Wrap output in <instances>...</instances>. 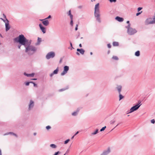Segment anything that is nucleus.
<instances>
[{
    "mask_svg": "<svg viewBox=\"0 0 155 155\" xmlns=\"http://www.w3.org/2000/svg\"><path fill=\"white\" fill-rule=\"evenodd\" d=\"M113 45L114 46H118V43L117 42H114L113 43Z\"/></svg>",
    "mask_w": 155,
    "mask_h": 155,
    "instance_id": "6ab92c4d",
    "label": "nucleus"
},
{
    "mask_svg": "<svg viewBox=\"0 0 155 155\" xmlns=\"http://www.w3.org/2000/svg\"><path fill=\"white\" fill-rule=\"evenodd\" d=\"M3 15L4 17V18H5L6 19V20L7 18H6V16L4 14H3Z\"/></svg>",
    "mask_w": 155,
    "mask_h": 155,
    "instance_id": "79ce46f5",
    "label": "nucleus"
},
{
    "mask_svg": "<svg viewBox=\"0 0 155 155\" xmlns=\"http://www.w3.org/2000/svg\"><path fill=\"white\" fill-rule=\"evenodd\" d=\"M3 15L4 17V18H5L6 19V20L7 18H6V16L4 14H3Z\"/></svg>",
    "mask_w": 155,
    "mask_h": 155,
    "instance_id": "37998d69",
    "label": "nucleus"
},
{
    "mask_svg": "<svg viewBox=\"0 0 155 155\" xmlns=\"http://www.w3.org/2000/svg\"><path fill=\"white\" fill-rule=\"evenodd\" d=\"M64 155H65V154H64Z\"/></svg>",
    "mask_w": 155,
    "mask_h": 155,
    "instance_id": "680f3d73",
    "label": "nucleus"
},
{
    "mask_svg": "<svg viewBox=\"0 0 155 155\" xmlns=\"http://www.w3.org/2000/svg\"><path fill=\"white\" fill-rule=\"evenodd\" d=\"M29 83L28 82H27L25 84V85H26V86H28L29 85Z\"/></svg>",
    "mask_w": 155,
    "mask_h": 155,
    "instance_id": "58836bf2",
    "label": "nucleus"
},
{
    "mask_svg": "<svg viewBox=\"0 0 155 155\" xmlns=\"http://www.w3.org/2000/svg\"><path fill=\"white\" fill-rule=\"evenodd\" d=\"M78 25H76V27L75 28V30L76 31H77L78 30Z\"/></svg>",
    "mask_w": 155,
    "mask_h": 155,
    "instance_id": "4c0bfd02",
    "label": "nucleus"
},
{
    "mask_svg": "<svg viewBox=\"0 0 155 155\" xmlns=\"http://www.w3.org/2000/svg\"><path fill=\"white\" fill-rule=\"evenodd\" d=\"M69 68L68 66H65L64 67V71L62 72L61 74V75H64L67 72V71L69 70Z\"/></svg>",
    "mask_w": 155,
    "mask_h": 155,
    "instance_id": "0eeeda50",
    "label": "nucleus"
},
{
    "mask_svg": "<svg viewBox=\"0 0 155 155\" xmlns=\"http://www.w3.org/2000/svg\"><path fill=\"white\" fill-rule=\"evenodd\" d=\"M60 152L59 151L56 152L54 155H58L59 153H60Z\"/></svg>",
    "mask_w": 155,
    "mask_h": 155,
    "instance_id": "c9c22d12",
    "label": "nucleus"
},
{
    "mask_svg": "<svg viewBox=\"0 0 155 155\" xmlns=\"http://www.w3.org/2000/svg\"><path fill=\"white\" fill-rule=\"evenodd\" d=\"M90 54H91V55H92V52H91L90 53Z\"/></svg>",
    "mask_w": 155,
    "mask_h": 155,
    "instance_id": "4d7b16f0",
    "label": "nucleus"
},
{
    "mask_svg": "<svg viewBox=\"0 0 155 155\" xmlns=\"http://www.w3.org/2000/svg\"><path fill=\"white\" fill-rule=\"evenodd\" d=\"M70 45H71V47H72V43H71V42H70Z\"/></svg>",
    "mask_w": 155,
    "mask_h": 155,
    "instance_id": "603ef678",
    "label": "nucleus"
},
{
    "mask_svg": "<svg viewBox=\"0 0 155 155\" xmlns=\"http://www.w3.org/2000/svg\"><path fill=\"white\" fill-rule=\"evenodd\" d=\"M94 15L95 17L96 18L97 20L99 22H100L101 19L100 18V15L99 13H96L94 14Z\"/></svg>",
    "mask_w": 155,
    "mask_h": 155,
    "instance_id": "1a4fd4ad",
    "label": "nucleus"
},
{
    "mask_svg": "<svg viewBox=\"0 0 155 155\" xmlns=\"http://www.w3.org/2000/svg\"><path fill=\"white\" fill-rule=\"evenodd\" d=\"M135 55L137 56H139L140 55V52L139 51H137L135 53Z\"/></svg>",
    "mask_w": 155,
    "mask_h": 155,
    "instance_id": "412c9836",
    "label": "nucleus"
},
{
    "mask_svg": "<svg viewBox=\"0 0 155 155\" xmlns=\"http://www.w3.org/2000/svg\"><path fill=\"white\" fill-rule=\"evenodd\" d=\"M42 23L44 25L47 26L49 24V21L47 20H46L42 21Z\"/></svg>",
    "mask_w": 155,
    "mask_h": 155,
    "instance_id": "4468645a",
    "label": "nucleus"
},
{
    "mask_svg": "<svg viewBox=\"0 0 155 155\" xmlns=\"http://www.w3.org/2000/svg\"><path fill=\"white\" fill-rule=\"evenodd\" d=\"M151 123L154 124L155 123V121L154 119H152L151 120Z\"/></svg>",
    "mask_w": 155,
    "mask_h": 155,
    "instance_id": "c756f323",
    "label": "nucleus"
},
{
    "mask_svg": "<svg viewBox=\"0 0 155 155\" xmlns=\"http://www.w3.org/2000/svg\"><path fill=\"white\" fill-rule=\"evenodd\" d=\"M107 47H108L109 48H111V45H110V44H108L107 45Z\"/></svg>",
    "mask_w": 155,
    "mask_h": 155,
    "instance_id": "e433bc0d",
    "label": "nucleus"
},
{
    "mask_svg": "<svg viewBox=\"0 0 155 155\" xmlns=\"http://www.w3.org/2000/svg\"><path fill=\"white\" fill-rule=\"evenodd\" d=\"M39 26L41 30L42 31L43 33H45L46 32L45 28L41 24H39Z\"/></svg>",
    "mask_w": 155,
    "mask_h": 155,
    "instance_id": "9b49d317",
    "label": "nucleus"
},
{
    "mask_svg": "<svg viewBox=\"0 0 155 155\" xmlns=\"http://www.w3.org/2000/svg\"><path fill=\"white\" fill-rule=\"evenodd\" d=\"M142 12L141 11L140 12H138V13H137L136 15V16H138L139 15H140Z\"/></svg>",
    "mask_w": 155,
    "mask_h": 155,
    "instance_id": "473e14b6",
    "label": "nucleus"
},
{
    "mask_svg": "<svg viewBox=\"0 0 155 155\" xmlns=\"http://www.w3.org/2000/svg\"><path fill=\"white\" fill-rule=\"evenodd\" d=\"M0 36L2 37V36L0 34Z\"/></svg>",
    "mask_w": 155,
    "mask_h": 155,
    "instance_id": "bf43d9fd",
    "label": "nucleus"
},
{
    "mask_svg": "<svg viewBox=\"0 0 155 155\" xmlns=\"http://www.w3.org/2000/svg\"><path fill=\"white\" fill-rule=\"evenodd\" d=\"M33 80H37V79H36V78H34V79H32Z\"/></svg>",
    "mask_w": 155,
    "mask_h": 155,
    "instance_id": "5fc2aeb1",
    "label": "nucleus"
},
{
    "mask_svg": "<svg viewBox=\"0 0 155 155\" xmlns=\"http://www.w3.org/2000/svg\"><path fill=\"white\" fill-rule=\"evenodd\" d=\"M6 21H7V22L5 23V25L6 28V31H7L10 29V27L9 26L8 21L7 19H6Z\"/></svg>",
    "mask_w": 155,
    "mask_h": 155,
    "instance_id": "9d476101",
    "label": "nucleus"
},
{
    "mask_svg": "<svg viewBox=\"0 0 155 155\" xmlns=\"http://www.w3.org/2000/svg\"><path fill=\"white\" fill-rule=\"evenodd\" d=\"M21 45H20L18 46V48L20 49V48H21Z\"/></svg>",
    "mask_w": 155,
    "mask_h": 155,
    "instance_id": "49530a36",
    "label": "nucleus"
},
{
    "mask_svg": "<svg viewBox=\"0 0 155 155\" xmlns=\"http://www.w3.org/2000/svg\"><path fill=\"white\" fill-rule=\"evenodd\" d=\"M74 136H73L72 137V138H71V139H73V138H74Z\"/></svg>",
    "mask_w": 155,
    "mask_h": 155,
    "instance_id": "6e6d98bb",
    "label": "nucleus"
},
{
    "mask_svg": "<svg viewBox=\"0 0 155 155\" xmlns=\"http://www.w3.org/2000/svg\"><path fill=\"white\" fill-rule=\"evenodd\" d=\"M41 21H43V20H40Z\"/></svg>",
    "mask_w": 155,
    "mask_h": 155,
    "instance_id": "052dcab7",
    "label": "nucleus"
},
{
    "mask_svg": "<svg viewBox=\"0 0 155 155\" xmlns=\"http://www.w3.org/2000/svg\"><path fill=\"white\" fill-rule=\"evenodd\" d=\"M115 18L117 20L120 22L124 20L123 18L118 16L117 17Z\"/></svg>",
    "mask_w": 155,
    "mask_h": 155,
    "instance_id": "ddd939ff",
    "label": "nucleus"
},
{
    "mask_svg": "<svg viewBox=\"0 0 155 155\" xmlns=\"http://www.w3.org/2000/svg\"><path fill=\"white\" fill-rule=\"evenodd\" d=\"M34 106V102L32 101H30V104L29 105V108L30 109L31 107H32Z\"/></svg>",
    "mask_w": 155,
    "mask_h": 155,
    "instance_id": "2eb2a0df",
    "label": "nucleus"
},
{
    "mask_svg": "<svg viewBox=\"0 0 155 155\" xmlns=\"http://www.w3.org/2000/svg\"><path fill=\"white\" fill-rule=\"evenodd\" d=\"M97 13H99V3L96 4L95 7L94 14Z\"/></svg>",
    "mask_w": 155,
    "mask_h": 155,
    "instance_id": "6e6552de",
    "label": "nucleus"
},
{
    "mask_svg": "<svg viewBox=\"0 0 155 155\" xmlns=\"http://www.w3.org/2000/svg\"><path fill=\"white\" fill-rule=\"evenodd\" d=\"M77 51H78L81 54H83L84 52V51L82 49H79L78 48L77 49Z\"/></svg>",
    "mask_w": 155,
    "mask_h": 155,
    "instance_id": "f8f14e48",
    "label": "nucleus"
},
{
    "mask_svg": "<svg viewBox=\"0 0 155 155\" xmlns=\"http://www.w3.org/2000/svg\"><path fill=\"white\" fill-rule=\"evenodd\" d=\"M106 128V126H105V127H102V128L101 129V130H100V131H103L105 129V128Z\"/></svg>",
    "mask_w": 155,
    "mask_h": 155,
    "instance_id": "bb28decb",
    "label": "nucleus"
},
{
    "mask_svg": "<svg viewBox=\"0 0 155 155\" xmlns=\"http://www.w3.org/2000/svg\"><path fill=\"white\" fill-rule=\"evenodd\" d=\"M26 48L25 52L29 54H33L36 50V48L33 46L27 45Z\"/></svg>",
    "mask_w": 155,
    "mask_h": 155,
    "instance_id": "f03ea898",
    "label": "nucleus"
},
{
    "mask_svg": "<svg viewBox=\"0 0 155 155\" xmlns=\"http://www.w3.org/2000/svg\"><path fill=\"white\" fill-rule=\"evenodd\" d=\"M50 146L52 148H55L56 147V145L54 144H51L50 145Z\"/></svg>",
    "mask_w": 155,
    "mask_h": 155,
    "instance_id": "5701e85b",
    "label": "nucleus"
},
{
    "mask_svg": "<svg viewBox=\"0 0 155 155\" xmlns=\"http://www.w3.org/2000/svg\"><path fill=\"white\" fill-rule=\"evenodd\" d=\"M38 41L39 42H41V38H38Z\"/></svg>",
    "mask_w": 155,
    "mask_h": 155,
    "instance_id": "f704fd0d",
    "label": "nucleus"
},
{
    "mask_svg": "<svg viewBox=\"0 0 155 155\" xmlns=\"http://www.w3.org/2000/svg\"><path fill=\"white\" fill-rule=\"evenodd\" d=\"M77 114L76 112H74L72 114V115L73 116H75Z\"/></svg>",
    "mask_w": 155,
    "mask_h": 155,
    "instance_id": "72a5a7b5",
    "label": "nucleus"
},
{
    "mask_svg": "<svg viewBox=\"0 0 155 155\" xmlns=\"http://www.w3.org/2000/svg\"><path fill=\"white\" fill-rule=\"evenodd\" d=\"M51 18V15H49L47 18H46V19H48L50 18Z\"/></svg>",
    "mask_w": 155,
    "mask_h": 155,
    "instance_id": "a19ab883",
    "label": "nucleus"
},
{
    "mask_svg": "<svg viewBox=\"0 0 155 155\" xmlns=\"http://www.w3.org/2000/svg\"><path fill=\"white\" fill-rule=\"evenodd\" d=\"M24 74L27 76L28 77H33L34 75V73H32L30 74H26L25 73H24Z\"/></svg>",
    "mask_w": 155,
    "mask_h": 155,
    "instance_id": "a211bd4d",
    "label": "nucleus"
},
{
    "mask_svg": "<svg viewBox=\"0 0 155 155\" xmlns=\"http://www.w3.org/2000/svg\"><path fill=\"white\" fill-rule=\"evenodd\" d=\"M55 56V53L54 52L51 51L48 53L46 56L47 59H49L51 58H53Z\"/></svg>",
    "mask_w": 155,
    "mask_h": 155,
    "instance_id": "423d86ee",
    "label": "nucleus"
},
{
    "mask_svg": "<svg viewBox=\"0 0 155 155\" xmlns=\"http://www.w3.org/2000/svg\"><path fill=\"white\" fill-rule=\"evenodd\" d=\"M1 19L2 20H3V21L4 22H5V20L3 19H2V18H1Z\"/></svg>",
    "mask_w": 155,
    "mask_h": 155,
    "instance_id": "de8ad7c7",
    "label": "nucleus"
},
{
    "mask_svg": "<svg viewBox=\"0 0 155 155\" xmlns=\"http://www.w3.org/2000/svg\"><path fill=\"white\" fill-rule=\"evenodd\" d=\"M76 54L77 55H79V53L78 52H77Z\"/></svg>",
    "mask_w": 155,
    "mask_h": 155,
    "instance_id": "864d4df0",
    "label": "nucleus"
},
{
    "mask_svg": "<svg viewBox=\"0 0 155 155\" xmlns=\"http://www.w3.org/2000/svg\"><path fill=\"white\" fill-rule=\"evenodd\" d=\"M98 129H96L94 132L92 133V135H95V134H96L98 133Z\"/></svg>",
    "mask_w": 155,
    "mask_h": 155,
    "instance_id": "b1692460",
    "label": "nucleus"
},
{
    "mask_svg": "<svg viewBox=\"0 0 155 155\" xmlns=\"http://www.w3.org/2000/svg\"><path fill=\"white\" fill-rule=\"evenodd\" d=\"M71 25L72 26L73 25V18H72V19H71Z\"/></svg>",
    "mask_w": 155,
    "mask_h": 155,
    "instance_id": "c85d7f7f",
    "label": "nucleus"
},
{
    "mask_svg": "<svg viewBox=\"0 0 155 155\" xmlns=\"http://www.w3.org/2000/svg\"><path fill=\"white\" fill-rule=\"evenodd\" d=\"M142 9V8L141 7H139L137 8V11L138 12H139Z\"/></svg>",
    "mask_w": 155,
    "mask_h": 155,
    "instance_id": "2f4dec72",
    "label": "nucleus"
},
{
    "mask_svg": "<svg viewBox=\"0 0 155 155\" xmlns=\"http://www.w3.org/2000/svg\"><path fill=\"white\" fill-rule=\"evenodd\" d=\"M138 103L139 104L134 106L130 108V111L129 112V113H131L134 111L137 110L139 108L141 104H140L141 103L140 101H139Z\"/></svg>",
    "mask_w": 155,
    "mask_h": 155,
    "instance_id": "20e7f679",
    "label": "nucleus"
},
{
    "mask_svg": "<svg viewBox=\"0 0 155 155\" xmlns=\"http://www.w3.org/2000/svg\"><path fill=\"white\" fill-rule=\"evenodd\" d=\"M112 58L115 60H118V58L116 56H114L112 57Z\"/></svg>",
    "mask_w": 155,
    "mask_h": 155,
    "instance_id": "a878e982",
    "label": "nucleus"
},
{
    "mask_svg": "<svg viewBox=\"0 0 155 155\" xmlns=\"http://www.w3.org/2000/svg\"><path fill=\"white\" fill-rule=\"evenodd\" d=\"M117 90L119 92V94L120 93V92L121 90L122 87L120 86H118L117 87Z\"/></svg>",
    "mask_w": 155,
    "mask_h": 155,
    "instance_id": "dca6fc26",
    "label": "nucleus"
},
{
    "mask_svg": "<svg viewBox=\"0 0 155 155\" xmlns=\"http://www.w3.org/2000/svg\"><path fill=\"white\" fill-rule=\"evenodd\" d=\"M80 47H82V45L81 44H79V45Z\"/></svg>",
    "mask_w": 155,
    "mask_h": 155,
    "instance_id": "09e8293b",
    "label": "nucleus"
},
{
    "mask_svg": "<svg viewBox=\"0 0 155 155\" xmlns=\"http://www.w3.org/2000/svg\"><path fill=\"white\" fill-rule=\"evenodd\" d=\"M54 74H53V73H52L50 75V76L51 77H52Z\"/></svg>",
    "mask_w": 155,
    "mask_h": 155,
    "instance_id": "c03bdc74",
    "label": "nucleus"
},
{
    "mask_svg": "<svg viewBox=\"0 0 155 155\" xmlns=\"http://www.w3.org/2000/svg\"><path fill=\"white\" fill-rule=\"evenodd\" d=\"M51 128V127L49 126H48L46 127V128L47 130H49V129H50Z\"/></svg>",
    "mask_w": 155,
    "mask_h": 155,
    "instance_id": "7c9ffc66",
    "label": "nucleus"
},
{
    "mask_svg": "<svg viewBox=\"0 0 155 155\" xmlns=\"http://www.w3.org/2000/svg\"><path fill=\"white\" fill-rule=\"evenodd\" d=\"M110 152V150L109 149H108V150L104 152L101 155H106L108 153H109Z\"/></svg>",
    "mask_w": 155,
    "mask_h": 155,
    "instance_id": "f3484780",
    "label": "nucleus"
},
{
    "mask_svg": "<svg viewBox=\"0 0 155 155\" xmlns=\"http://www.w3.org/2000/svg\"><path fill=\"white\" fill-rule=\"evenodd\" d=\"M14 41L17 42H19L21 45L26 47L27 45H30L31 42H28L27 40L23 35H21L14 39Z\"/></svg>",
    "mask_w": 155,
    "mask_h": 155,
    "instance_id": "f257e3e1",
    "label": "nucleus"
},
{
    "mask_svg": "<svg viewBox=\"0 0 155 155\" xmlns=\"http://www.w3.org/2000/svg\"><path fill=\"white\" fill-rule=\"evenodd\" d=\"M0 155H2L1 150L0 149Z\"/></svg>",
    "mask_w": 155,
    "mask_h": 155,
    "instance_id": "3c124183",
    "label": "nucleus"
},
{
    "mask_svg": "<svg viewBox=\"0 0 155 155\" xmlns=\"http://www.w3.org/2000/svg\"><path fill=\"white\" fill-rule=\"evenodd\" d=\"M78 131H77L76 133L75 134V135H74V136H75L76 135H77V134H78Z\"/></svg>",
    "mask_w": 155,
    "mask_h": 155,
    "instance_id": "a18cd8bd",
    "label": "nucleus"
},
{
    "mask_svg": "<svg viewBox=\"0 0 155 155\" xmlns=\"http://www.w3.org/2000/svg\"><path fill=\"white\" fill-rule=\"evenodd\" d=\"M68 15H70L71 19H72L73 18V15H71V11L69 10L68 12Z\"/></svg>",
    "mask_w": 155,
    "mask_h": 155,
    "instance_id": "4be33fe9",
    "label": "nucleus"
},
{
    "mask_svg": "<svg viewBox=\"0 0 155 155\" xmlns=\"http://www.w3.org/2000/svg\"><path fill=\"white\" fill-rule=\"evenodd\" d=\"M34 135H36V133H34Z\"/></svg>",
    "mask_w": 155,
    "mask_h": 155,
    "instance_id": "13d9d810",
    "label": "nucleus"
},
{
    "mask_svg": "<svg viewBox=\"0 0 155 155\" xmlns=\"http://www.w3.org/2000/svg\"><path fill=\"white\" fill-rule=\"evenodd\" d=\"M127 23L128 24V25H129V24H130L129 23V21H127Z\"/></svg>",
    "mask_w": 155,
    "mask_h": 155,
    "instance_id": "8fccbe9b",
    "label": "nucleus"
},
{
    "mask_svg": "<svg viewBox=\"0 0 155 155\" xmlns=\"http://www.w3.org/2000/svg\"><path fill=\"white\" fill-rule=\"evenodd\" d=\"M32 83H33L34 84V86H35V87H37V85L35 83H33V82H32Z\"/></svg>",
    "mask_w": 155,
    "mask_h": 155,
    "instance_id": "ea45409f",
    "label": "nucleus"
},
{
    "mask_svg": "<svg viewBox=\"0 0 155 155\" xmlns=\"http://www.w3.org/2000/svg\"><path fill=\"white\" fill-rule=\"evenodd\" d=\"M58 68L56 70L54 71L53 73L54 74H56L58 73Z\"/></svg>",
    "mask_w": 155,
    "mask_h": 155,
    "instance_id": "aec40b11",
    "label": "nucleus"
},
{
    "mask_svg": "<svg viewBox=\"0 0 155 155\" xmlns=\"http://www.w3.org/2000/svg\"><path fill=\"white\" fill-rule=\"evenodd\" d=\"M130 24H129L126 28L127 29V32L128 33L129 35H131L136 33L137 31L135 29L130 27Z\"/></svg>",
    "mask_w": 155,
    "mask_h": 155,
    "instance_id": "7ed1b4c3",
    "label": "nucleus"
},
{
    "mask_svg": "<svg viewBox=\"0 0 155 155\" xmlns=\"http://www.w3.org/2000/svg\"><path fill=\"white\" fill-rule=\"evenodd\" d=\"M119 94V98H120L119 100H121L122 98H123L124 97L120 94V93Z\"/></svg>",
    "mask_w": 155,
    "mask_h": 155,
    "instance_id": "393cba45",
    "label": "nucleus"
},
{
    "mask_svg": "<svg viewBox=\"0 0 155 155\" xmlns=\"http://www.w3.org/2000/svg\"><path fill=\"white\" fill-rule=\"evenodd\" d=\"M69 141L70 140L69 139L67 140L64 141V144H66L68 142H69Z\"/></svg>",
    "mask_w": 155,
    "mask_h": 155,
    "instance_id": "cd10ccee",
    "label": "nucleus"
},
{
    "mask_svg": "<svg viewBox=\"0 0 155 155\" xmlns=\"http://www.w3.org/2000/svg\"><path fill=\"white\" fill-rule=\"evenodd\" d=\"M145 23L147 25L155 23L154 18H153V20L151 18L147 19L145 21Z\"/></svg>",
    "mask_w": 155,
    "mask_h": 155,
    "instance_id": "39448f33",
    "label": "nucleus"
}]
</instances>
